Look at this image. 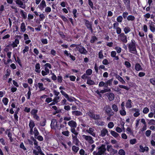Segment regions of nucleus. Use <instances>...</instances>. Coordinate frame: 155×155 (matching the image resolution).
Here are the masks:
<instances>
[{"instance_id": "f257e3e1", "label": "nucleus", "mask_w": 155, "mask_h": 155, "mask_svg": "<svg viewBox=\"0 0 155 155\" xmlns=\"http://www.w3.org/2000/svg\"><path fill=\"white\" fill-rule=\"evenodd\" d=\"M127 45H128V49L130 52L134 54L137 53V51L136 48V42L134 39L131 40L130 42L128 43Z\"/></svg>"}, {"instance_id": "f03ea898", "label": "nucleus", "mask_w": 155, "mask_h": 155, "mask_svg": "<svg viewBox=\"0 0 155 155\" xmlns=\"http://www.w3.org/2000/svg\"><path fill=\"white\" fill-rule=\"evenodd\" d=\"M118 39L124 43H126L127 41V37L124 33H121L118 36Z\"/></svg>"}, {"instance_id": "7ed1b4c3", "label": "nucleus", "mask_w": 155, "mask_h": 155, "mask_svg": "<svg viewBox=\"0 0 155 155\" xmlns=\"http://www.w3.org/2000/svg\"><path fill=\"white\" fill-rule=\"evenodd\" d=\"M84 23L85 25L87 28L90 30L91 33H92L93 32V29L92 28V23L91 21H90L86 19L84 21Z\"/></svg>"}, {"instance_id": "20e7f679", "label": "nucleus", "mask_w": 155, "mask_h": 155, "mask_svg": "<svg viewBox=\"0 0 155 155\" xmlns=\"http://www.w3.org/2000/svg\"><path fill=\"white\" fill-rule=\"evenodd\" d=\"M79 52L81 54H86L87 53V51L85 48L82 46L78 45L76 48Z\"/></svg>"}, {"instance_id": "39448f33", "label": "nucleus", "mask_w": 155, "mask_h": 155, "mask_svg": "<svg viewBox=\"0 0 155 155\" xmlns=\"http://www.w3.org/2000/svg\"><path fill=\"white\" fill-rule=\"evenodd\" d=\"M82 137L84 139L90 143L92 144L94 142L93 139V138L90 136L83 135L82 136Z\"/></svg>"}, {"instance_id": "423d86ee", "label": "nucleus", "mask_w": 155, "mask_h": 155, "mask_svg": "<svg viewBox=\"0 0 155 155\" xmlns=\"http://www.w3.org/2000/svg\"><path fill=\"white\" fill-rule=\"evenodd\" d=\"M148 24L150 31L154 32L155 31V23L151 21H149Z\"/></svg>"}, {"instance_id": "0eeeda50", "label": "nucleus", "mask_w": 155, "mask_h": 155, "mask_svg": "<svg viewBox=\"0 0 155 155\" xmlns=\"http://www.w3.org/2000/svg\"><path fill=\"white\" fill-rule=\"evenodd\" d=\"M104 109L105 111V113L107 114H111L112 112L110 106L108 105H105L104 107Z\"/></svg>"}, {"instance_id": "6e6552de", "label": "nucleus", "mask_w": 155, "mask_h": 155, "mask_svg": "<svg viewBox=\"0 0 155 155\" xmlns=\"http://www.w3.org/2000/svg\"><path fill=\"white\" fill-rule=\"evenodd\" d=\"M68 124L71 127V128H76L77 125L76 122L73 120H71L69 121Z\"/></svg>"}, {"instance_id": "1a4fd4ad", "label": "nucleus", "mask_w": 155, "mask_h": 155, "mask_svg": "<svg viewBox=\"0 0 155 155\" xmlns=\"http://www.w3.org/2000/svg\"><path fill=\"white\" fill-rule=\"evenodd\" d=\"M98 152L101 154H104V153L106 151L105 146L104 144H102L101 147L98 148Z\"/></svg>"}, {"instance_id": "9d476101", "label": "nucleus", "mask_w": 155, "mask_h": 155, "mask_svg": "<svg viewBox=\"0 0 155 155\" xmlns=\"http://www.w3.org/2000/svg\"><path fill=\"white\" fill-rule=\"evenodd\" d=\"M15 2L17 5H20V7L23 9L25 8V5H23V2L21 0H15Z\"/></svg>"}, {"instance_id": "9b49d317", "label": "nucleus", "mask_w": 155, "mask_h": 155, "mask_svg": "<svg viewBox=\"0 0 155 155\" xmlns=\"http://www.w3.org/2000/svg\"><path fill=\"white\" fill-rule=\"evenodd\" d=\"M94 130L93 128H89V129L86 130V132L94 137L95 136V134L94 132Z\"/></svg>"}, {"instance_id": "f8f14e48", "label": "nucleus", "mask_w": 155, "mask_h": 155, "mask_svg": "<svg viewBox=\"0 0 155 155\" xmlns=\"http://www.w3.org/2000/svg\"><path fill=\"white\" fill-rule=\"evenodd\" d=\"M139 151L142 152H144L145 151L147 152L149 150V148L147 147H143L142 145H140L139 146Z\"/></svg>"}, {"instance_id": "ddd939ff", "label": "nucleus", "mask_w": 155, "mask_h": 155, "mask_svg": "<svg viewBox=\"0 0 155 155\" xmlns=\"http://www.w3.org/2000/svg\"><path fill=\"white\" fill-rule=\"evenodd\" d=\"M57 120L54 119H53L51 120V128H54L57 127Z\"/></svg>"}, {"instance_id": "4468645a", "label": "nucleus", "mask_w": 155, "mask_h": 155, "mask_svg": "<svg viewBox=\"0 0 155 155\" xmlns=\"http://www.w3.org/2000/svg\"><path fill=\"white\" fill-rule=\"evenodd\" d=\"M46 5L45 1L42 0L40 5L38 6V7L41 10H42L45 7H46Z\"/></svg>"}, {"instance_id": "2eb2a0df", "label": "nucleus", "mask_w": 155, "mask_h": 155, "mask_svg": "<svg viewBox=\"0 0 155 155\" xmlns=\"http://www.w3.org/2000/svg\"><path fill=\"white\" fill-rule=\"evenodd\" d=\"M107 96L109 101H112L114 98V94L112 93H108L107 94Z\"/></svg>"}, {"instance_id": "dca6fc26", "label": "nucleus", "mask_w": 155, "mask_h": 155, "mask_svg": "<svg viewBox=\"0 0 155 155\" xmlns=\"http://www.w3.org/2000/svg\"><path fill=\"white\" fill-rule=\"evenodd\" d=\"M108 133L107 130L105 128H104L101 131V133L100 136L102 137L105 136Z\"/></svg>"}, {"instance_id": "f3484780", "label": "nucleus", "mask_w": 155, "mask_h": 155, "mask_svg": "<svg viewBox=\"0 0 155 155\" xmlns=\"http://www.w3.org/2000/svg\"><path fill=\"white\" fill-rule=\"evenodd\" d=\"M71 112L72 114L74 116H79L82 115V113L78 110L73 111Z\"/></svg>"}, {"instance_id": "a211bd4d", "label": "nucleus", "mask_w": 155, "mask_h": 155, "mask_svg": "<svg viewBox=\"0 0 155 155\" xmlns=\"http://www.w3.org/2000/svg\"><path fill=\"white\" fill-rule=\"evenodd\" d=\"M40 66L39 63H37L35 66V71L37 73H40L41 70H40Z\"/></svg>"}, {"instance_id": "6ab92c4d", "label": "nucleus", "mask_w": 155, "mask_h": 155, "mask_svg": "<svg viewBox=\"0 0 155 155\" xmlns=\"http://www.w3.org/2000/svg\"><path fill=\"white\" fill-rule=\"evenodd\" d=\"M77 136H73V134H72V140L74 142H75V144L77 145L78 144L79 141L77 137Z\"/></svg>"}, {"instance_id": "aec40b11", "label": "nucleus", "mask_w": 155, "mask_h": 155, "mask_svg": "<svg viewBox=\"0 0 155 155\" xmlns=\"http://www.w3.org/2000/svg\"><path fill=\"white\" fill-rule=\"evenodd\" d=\"M87 84L89 85H91L95 84L94 82L91 79V77L88 78L87 81Z\"/></svg>"}, {"instance_id": "412c9836", "label": "nucleus", "mask_w": 155, "mask_h": 155, "mask_svg": "<svg viewBox=\"0 0 155 155\" xmlns=\"http://www.w3.org/2000/svg\"><path fill=\"white\" fill-rule=\"evenodd\" d=\"M135 69L137 71H142L143 70V68L139 63H137L136 64L135 66Z\"/></svg>"}, {"instance_id": "4be33fe9", "label": "nucleus", "mask_w": 155, "mask_h": 155, "mask_svg": "<svg viewBox=\"0 0 155 155\" xmlns=\"http://www.w3.org/2000/svg\"><path fill=\"white\" fill-rule=\"evenodd\" d=\"M21 30V32H24L26 30V28L25 23L24 22L22 23L20 26Z\"/></svg>"}, {"instance_id": "5701e85b", "label": "nucleus", "mask_w": 155, "mask_h": 155, "mask_svg": "<svg viewBox=\"0 0 155 155\" xmlns=\"http://www.w3.org/2000/svg\"><path fill=\"white\" fill-rule=\"evenodd\" d=\"M113 80V78H111L110 79L108 80L107 82L105 83V87H107L108 85L111 86L112 84Z\"/></svg>"}, {"instance_id": "b1692460", "label": "nucleus", "mask_w": 155, "mask_h": 155, "mask_svg": "<svg viewBox=\"0 0 155 155\" xmlns=\"http://www.w3.org/2000/svg\"><path fill=\"white\" fill-rule=\"evenodd\" d=\"M38 87L40 89V91H44L45 89V88L44 87H43V84L42 83H38Z\"/></svg>"}, {"instance_id": "393cba45", "label": "nucleus", "mask_w": 155, "mask_h": 155, "mask_svg": "<svg viewBox=\"0 0 155 155\" xmlns=\"http://www.w3.org/2000/svg\"><path fill=\"white\" fill-rule=\"evenodd\" d=\"M132 103L130 99H129L126 103V107L127 108H130L132 107Z\"/></svg>"}, {"instance_id": "a878e982", "label": "nucleus", "mask_w": 155, "mask_h": 155, "mask_svg": "<svg viewBox=\"0 0 155 155\" xmlns=\"http://www.w3.org/2000/svg\"><path fill=\"white\" fill-rule=\"evenodd\" d=\"M75 128H71L70 130L72 133H73V136H77L78 133L75 129Z\"/></svg>"}, {"instance_id": "bb28decb", "label": "nucleus", "mask_w": 155, "mask_h": 155, "mask_svg": "<svg viewBox=\"0 0 155 155\" xmlns=\"http://www.w3.org/2000/svg\"><path fill=\"white\" fill-rule=\"evenodd\" d=\"M131 31L130 28L128 26H126L124 29V34H127L129 32Z\"/></svg>"}, {"instance_id": "cd10ccee", "label": "nucleus", "mask_w": 155, "mask_h": 155, "mask_svg": "<svg viewBox=\"0 0 155 155\" xmlns=\"http://www.w3.org/2000/svg\"><path fill=\"white\" fill-rule=\"evenodd\" d=\"M46 120L45 119L43 118L40 122V125L41 126H44L45 125Z\"/></svg>"}, {"instance_id": "c85d7f7f", "label": "nucleus", "mask_w": 155, "mask_h": 155, "mask_svg": "<svg viewBox=\"0 0 155 155\" xmlns=\"http://www.w3.org/2000/svg\"><path fill=\"white\" fill-rule=\"evenodd\" d=\"M33 133L34 134L35 137L38 136L39 134V133L36 127H35L34 129V131Z\"/></svg>"}, {"instance_id": "c756f323", "label": "nucleus", "mask_w": 155, "mask_h": 155, "mask_svg": "<svg viewBox=\"0 0 155 155\" xmlns=\"http://www.w3.org/2000/svg\"><path fill=\"white\" fill-rule=\"evenodd\" d=\"M29 128H33V127L35 126V124L34 121L31 120L30 121L29 124Z\"/></svg>"}, {"instance_id": "7c9ffc66", "label": "nucleus", "mask_w": 155, "mask_h": 155, "mask_svg": "<svg viewBox=\"0 0 155 155\" xmlns=\"http://www.w3.org/2000/svg\"><path fill=\"white\" fill-rule=\"evenodd\" d=\"M106 149L108 152L112 153V150L113 149L112 146L111 145H107V146Z\"/></svg>"}, {"instance_id": "2f4dec72", "label": "nucleus", "mask_w": 155, "mask_h": 155, "mask_svg": "<svg viewBox=\"0 0 155 155\" xmlns=\"http://www.w3.org/2000/svg\"><path fill=\"white\" fill-rule=\"evenodd\" d=\"M117 78L119 80V81L122 83V84H125V81L124 80L123 78L120 76L118 75L117 76Z\"/></svg>"}, {"instance_id": "473e14b6", "label": "nucleus", "mask_w": 155, "mask_h": 155, "mask_svg": "<svg viewBox=\"0 0 155 155\" xmlns=\"http://www.w3.org/2000/svg\"><path fill=\"white\" fill-rule=\"evenodd\" d=\"M127 19L128 21H134L135 19V17L133 15H129L128 16Z\"/></svg>"}, {"instance_id": "72a5a7b5", "label": "nucleus", "mask_w": 155, "mask_h": 155, "mask_svg": "<svg viewBox=\"0 0 155 155\" xmlns=\"http://www.w3.org/2000/svg\"><path fill=\"white\" fill-rule=\"evenodd\" d=\"M112 108L115 112H117L118 110L117 106L115 104L112 105Z\"/></svg>"}, {"instance_id": "f704fd0d", "label": "nucleus", "mask_w": 155, "mask_h": 155, "mask_svg": "<svg viewBox=\"0 0 155 155\" xmlns=\"http://www.w3.org/2000/svg\"><path fill=\"white\" fill-rule=\"evenodd\" d=\"M110 133L113 136L116 138L117 137L119 136V134H118L114 131L111 130Z\"/></svg>"}, {"instance_id": "c9c22d12", "label": "nucleus", "mask_w": 155, "mask_h": 155, "mask_svg": "<svg viewBox=\"0 0 155 155\" xmlns=\"http://www.w3.org/2000/svg\"><path fill=\"white\" fill-rule=\"evenodd\" d=\"M21 16L25 19L27 18V15L25 12H24L23 10H21Z\"/></svg>"}, {"instance_id": "e433bc0d", "label": "nucleus", "mask_w": 155, "mask_h": 155, "mask_svg": "<svg viewBox=\"0 0 155 155\" xmlns=\"http://www.w3.org/2000/svg\"><path fill=\"white\" fill-rule=\"evenodd\" d=\"M2 101L5 105H6L8 103V100L7 98L4 97L2 100Z\"/></svg>"}, {"instance_id": "4c0bfd02", "label": "nucleus", "mask_w": 155, "mask_h": 155, "mask_svg": "<svg viewBox=\"0 0 155 155\" xmlns=\"http://www.w3.org/2000/svg\"><path fill=\"white\" fill-rule=\"evenodd\" d=\"M111 91V89L110 88H106L104 89L103 90H101L100 91V93L103 94L108 92H110Z\"/></svg>"}, {"instance_id": "58836bf2", "label": "nucleus", "mask_w": 155, "mask_h": 155, "mask_svg": "<svg viewBox=\"0 0 155 155\" xmlns=\"http://www.w3.org/2000/svg\"><path fill=\"white\" fill-rule=\"evenodd\" d=\"M78 147H76L75 146H73L72 147V150L75 153H77L79 150Z\"/></svg>"}, {"instance_id": "ea45409f", "label": "nucleus", "mask_w": 155, "mask_h": 155, "mask_svg": "<svg viewBox=\"0 0 155 155\" xmlns=\"http://www.w3.org/2000/svg\"><path fill=\"white\" fill-rule=\"evenodd\" d=\"M61 93L67 99L69 97L68 95L63 90L61 91Z\"/></svg>"}, {"instance_id": "a19ab883", "label": "nucleus", "mask_w": 155, "mask_h": 155, "mask_svg": "<svg viewBox=\"0 0 155 155\" xmlns=\"http://www.w3.org/2000/svg\"><path fill=\"white\" fill-rule=\"evenodd\" d=\"M118 153L120 155H125V152L124 150L121 149L119 150Z\"/></svg>"}, {"instance_id": "79ce46f5", "label": "nucleus", "mask_w": 155, "mask_h": 155, "mask_svg": "<svg viewBox=\"0 0 155 155\" xmlns=\"http://www.w3.org/2000/svg\"><path fill=\"white\" fill-rule=\"evenodd\" d=\"M92 73V71L91 69H89L86 71V74L88 75L89 76Z\"/></svg>"}, {"instance_id": "37998d69", "label": "nucleus", "mask_w": 155, "mask_h": 155, "mask_svg": "<svg viewBox=\"0 0 155 155\" xmlns=\"http://www.w3.org/2000/svg\"><path fill=\"white\" fill-rule=\"evenodd\" d=\"M97 40V38L96 36H93L91 37L90 40V42L91 43H93L95 41Z\"/></svg>"}, {"instance_id": "c03bdc74", "label": "nucleus", "mask_w": 155, "mask_h": 155, "mask_svg": "<svg viewBox=\"0 0 155 155\" xmlns=\"http://www.w3.org/2000/svg\"><path fill=\"white\" fill-rule=\"evenodd\" d=\"M123 19V17H122V16L120 15L118 16L117 17V21L118 22L120 23L122 22Z\"/></svg>"}, {"instance_id": "a18cd8bd", "label": "nucleus", "mask_w": 155, "mask_h": 155, "mask_svg": "<svg viewBox=\"0 0 155 155\" xmlns=\"http://www.w3.org/2000/svg\"><path fill=\"white\" fill-rule=\"evenodd\" d=\"M69 132L68 130L63 131L62 132V134L67 137H68L69 134Z\"/></svg>"}, {"instance_id": "49530a36", "label": "nucleus", "mask_w": 155, "mask_h": 155, "mask_svg": "<svg viewBox=\"0 0 155 155\" xmlns=\"http://www.w3.org/2000/svg\"><path fill=\"white\" fill-rule=\"evenodd\" d=\"M86 114L89 116L91 118H93L94 114L92 112L89 111Z\"/></svg>"}, {"instance_id": "de8ad7c7", "label": "nucleus", "mask_w": 155, "mask_h": 155, "mask_svg": "<svg viewBox=\"0 0 155 155\" xmlns=\"http://www.w3.org/2000/svg\"><path fill=\"white\" fill-rule=\"evenodd\" d=\"M35 139H37L40 141H42L43 140V138L40 135H38L35 137Z\"/></svg>"}, {"instance_id": "09e8293b", "label": "nucleus", "mask_w": 155, "mask_h": 155, "mask_svg": "<svg viewBox=\"0 0 155 155\" xmlns=\"http://www.w3.org/2000/svg\"><path fill=\"white\" fill-rule=\"evenodd\" d=\"M137 140L135 138L131 139L130 140V143L132 145H133L137 143Z\"/></svg>"}, {"instance_id": "8fccbe9b", "label": "nucleus", "mask_w": 155, "mask_h": 155, "mask_svg": "<svg viewBox=\"0 0 155 155\" xmlns=\"http://www.w3.org/2000/svg\"><path fill=\"white\" fill-rule=\"evenodd\" d=\"M115 29L116 30V32L117 34L120 35V34L121 33V29L120 28L118 27V28H116Z\"/></svg>"}, {"instance_id": "3c124183", "label": "nucleus", "mask_w": 155, "mask_h": 155, "mask_svg": "<svg viewBox=\"0 0 155 155\" xmlns=\"http://www.w3.org/2000/svg\"><path fill=\"white\" fill-rule=\"evenodd\" d=\"M88 75L86 73L84 74L83 75L81 76V78L84 79L85 80L86 79H88L89 78H90V77H88Z\"/></svg>"}, {"instance_id": "603ef678", "label": "nucleus", "mask_w": 155, "mask_h": 155, "mask_svg": "<svg viewBox=\"0 0 155 155\" xmlns=\"http://www.w3.org/2000/svg\"><path fill=\"white\" fill-rule=\"evenodd\" d=\"M115 49L117 51V53H119L121 52V48L119 47H116L115 48Z\"/></svg>"}, {"instance_id": "864d4df0", "label": "nucleus", "mask_w": 155, "mask_h": 155, "mask_svg": "<svg viewBox=\"0 0 155 155\" xmlns=\"http://www.w3.org/2000/svg\"><path fill=\"white\" fill-rule=\"evenodd\" d=\"M100 118V116L99 114H94V115L93 117V119L94 120H98Z\"/></svg>"}, {"instance_id": "5fc2aeb1", "label": "nucleus", "mask_w": 155, "mask_h": 155, "mask_svg": "<svg viewBox=\"0 0 155 155\" xmlns=\"http://www.w3.org/2000/svg\"><path fill=\"white\" fill-rule=\"evenodd\" d=\"M120 113L121 115L124 116L126 114V112L124 110V109H122V110L120 111Z\"/></svg>"}, {"instance_id": "6e6d98bb", "label": "nucleus", "mask_w": 155, "mask_h": 155, "mask_svg": "<svg viewBox=\"0 0 155 155\" xmlns=\"http://www.w3.org/2000/svg\"><path fill=\"white\" fill-rule=\"evenodd\" d=\"M29 48L28 46L25 47L24 49L23 50V53L24 54L26 52H28L29 51Z\"/></svg>"}, {"instance_id": "4d7b16f0", "label": "nucleus", "mask_w": 155, "mask_h": 155, "mask_svg": "<svg viewBox=\"0 0 155 155\" xmlns=\"http://www.w3.org/2000/svg\"><path fill=\"white\" fill-rule=\"evenodd\" d=\"M119 86L120 88H124L127 91H128L129 89V88L127 87L124 86L123 85H119Z\"/></svg>"}, {"instance_id": "13d9d810", "label": "nucleus", "mask_w": 155, "mask_h": 155, "mask_svg": "<svg viewBox=\"0 0 155 155\" xmlns=\"http://www.w3.org/2000/svg\"><path fill=\"white\" fill-rule=\"evenodd\" d=\"M109 63L107 59H104L102 61V64L105 65H107L109 64Z\"/></svg>"}, {"instance_id": "bf43d9fd", "label": "nucleus", "mask_w": 155, "mask_h": 155, "mask_svg": "<svg viewBox=\"0 0 155 155\" xmlns=\"http://www.w3.org/2000/svg\"><path fill=\"white\" fill-rule=\"evenodd\" d=\"M98 58L100 59H103L104 58V55L101 51L98 53Z\"/></svg>"}, {"instance_id": "052dcab7", "label": "nucleus", "mask_w": 155, "mask_h": 155, "mask_svg": "<svg viewBox=\"0 0 155 155\" xmlns=\"http://www.w3.org/2000/svg\"><path fill=\"white\" fill-rule=\"evenodd\" d=\"M126 131H127V133L128 134H131L133 133L132 130L129 127H127L126 129Z\"/></svg>"}, {"instance_id": "680f3d73", "label": "nucleus", "mask_w": 155, "mask_h": 155, "mask_svg": "<svg viewBox=\"0 0 155 155\" xmlns=\"http://www.w3.org/2000/svg\"><path fill=\"white\" fill-rule=\"evenodd\" d=\"M128 13L127 12H124L122 14V16L124 19L127 18V15Z\"/></svg>"}, {"instance_id": "e2e57ef3", "label": "nucleus", "mask_w": 155, "mask_h": 155, "mask_svg": "<svg viewBox=\"0 0 155 155\" xmlns=\"http://www.w3.org/2000/svg\"><path fill=\"white\" fill-rule=\"evenodd\" d=\"M114 126V124L113 122H110L108 124V127L109 128H112Z\"/></svg>"}, {"instance_id": "0e129e2a", "label": "nucleus", "mask_w": 155, "mask_h": 155, "mask_svg": "<svg viewBox=\"0 0 155 155\" xmlns=\"http://www.w3.org/2000/svg\"><path fill=\"white\" fill-rule=\"evenodd\" d=\"M151 131L150 130H147L145 133L146 136L147 137H149L151 134Z\"/></svg>"}, {"instance_id": "69168bd1", "label": "nucleus", "mask_w": 155, "mask_h": 155, "mask_svg": "<svg viewBox=\"0 0 155 155\" xmlns=\"http://www.w3.org/2000/svg\"><path fill=\"white\" fill-rule=\"evenodd\" d=\"M149 111V109L147 107H145L143 109V112L144 114H146Z\"/></svg>"}, {"instance_id": "338daca9", "label": "nucleus", "mask_w": 155, "mask_h": 155, "mask_svg": "<svg viewBox=\"0 0 155 155\" xmlns=\"http://www.w3.org/2000/svg\"><path fill=\"white\" fill-rule=\"evenodd\" d=\"M38 112V110L35 109H33L32 110L31 112V114L34 115L36 114V113Z\"/></svg>"}, {"instance_id": "774afa93", "label": "nucleus", "mask_w": 155, "mask_h": 155, "mask_svg": "<svg viewBox=\"0 0 155 155\" xmlns=\"http://www.w3.org/2000/svg\"><path fill=\"white\" fill-rule=\"evenodd\" d=\"M124 64L126 67L128 68H129L131 67V64L128 61H125L124 62Z\"/></svg>"}]
</instances>
